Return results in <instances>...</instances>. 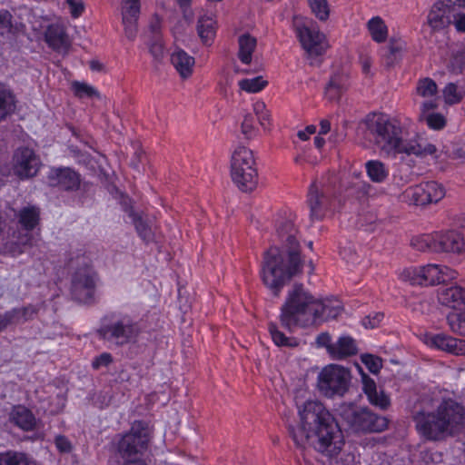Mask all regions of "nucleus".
I'll list each match as a JSON object with an SVG mask.
<instances>
[{"mask_svg": "<svg viewBox=\"0 0 465 465\" xmlns=\"http://www.w3.org/2000/svg\"><path fill=\"white\" fill-rule=\"evenodd\" d=\"M301 424L290 427V435L299 448L312 447L315 450L332 457L344 445L343 433L334 417L318 401L297 403Z\"/></svg>", "mask_w": 465, "mask_h": 465, "instance_id": "nucleus-1", "label": "nucleus"}, {"mask_svg": "<svg viewBox=\"0 0 465 465\" xmlns=\"http://www.w3.org/2000/svg\"><path fill=\"white\" fill-rule=\"evenodd\" d=\"M276 232L283 249L273 246L264 252L261 265V278L275 295L294 275L302 270L297 230L291 219L281 218Z\"/></svg>", "mask_w": 465, "mask_h": 465, "instance_id": "nucleus-2", "label": "nucleus"}, {"mask_svg": "<svg viewBox=\"0 0 465 465\" xmlns=\"http://www.w3.org/2000/svg\"><path fill=\"white\" fill-rule=\"evenodd\" d=\"M368 135L376 146L387 155L397 154L416 155L425 157L431 155L437 158V148L434 144L425 143L414 137L405 140L402 128L398 121L382 114H368L364 120Z\"/></svg>", "mask_w": 465, "mask_h": 465, "instance_id": "nucleus-3", "label": "nucleus"}, {"mask_svg": "<svg viewBox=\"0 0 465 465\" xmlns=\"http://www.w3.org/2000/svg\"><path fill=\"white\" fill-rule=\"evenodd\" d=\"M416 428L426 439L438 440L447 434H452L455 428L464 420L462 406L449 400L443 401L436 412H417L414 415Z\"/></svg>", "mask_w": 465, "mask_h": 465, "instance_id": "nucleus-4", "label": "nucleus"}, {"mask_svg": "<svg viewBox=\"0 0 465 465\" xmlns=\"http://www.w3.org/2000/svg\"><path fill=\"white\" fill-rule=\"evenodd\" d=\"M315 298L302 285H294L282 306L280 322L282 327L292 330L295 326L315 325Z\"/></svg>", "mask_w": 465, "mask_h": 465, "instance_id": "nucleus-5", "label": "nucleus"}, {"mask_svg": "<svg viewBox=\"0 0 465 465\" xmlns=\"http://www.w3.org/2000/svg\"><path fill=\"white\" fill-rule=\"evenodd\" d=\"M143 331L139 321L134 316L121 312H114L103 318L98 330L101 338L117 346L134 344Z\"/></svg>", "mask_w": 465, "mask_h": 465, "instance_id": "nucleus-6", "label": "nucleus"}, {"mask_svg": "<svg viewBox=\"0 0 465 465\" xmlns=\"http://www.w3.org/2000/svg\"><path fill=\"white\" fill-rule=\"evenodd\" d=\"M340 418L355 432H381L388 426L387 419L372 412L367 407L352 403L341 404L337 409Z\"/></svg>", "mask_w": 465, "mask_h": 465, "instance_id": "nucleus-7", "label": "nucleus"}, {"mask_svg": "<svg viewBox=\"0 0 465 465\" xmlns=\"http://www.w3.org/2000/svg\"><path fill=\"white\" fill-rule=\"evenodd\" d=\"M252 152L244 147H237L231 160L232 181L242 192H251L257 185V171Z\"/></svg>", "mask_w": 465, "mask_h": 465, "instance_id": "nucleus-8", "label": "nucleus"}, {"mask_svg": "<svg viewBox=\"0 0 465 465\" xmlns=\"http://www.w3.org/2000/svg\"><path fill=\"white\" fill-rule=\"evenodd\" d=\"M457 274L455 270L448 266L430 263L405 269L401 278L412 285L431 286L451 281Z\"/></svg>", "mask_w": 465, "mask_h": 465, "instance_id": "nucleus-9", "label": "nucleus"}, {"mask_svg": "<svg viewBox=\"0 0 465 465\" xmlns=\"http://www.w3.org/2000/svg\"><path fill=\"white\" fill-rule=\"evenodd\" d=\"M351 372L348 369L331 364L318 375V389L326 397L343 396L350 386Z\"/></svg>", "mask_w": 465, "mask_h": 465, "instance_id": "nucleus-10", "label": "nucleus"}, {"mask_svg": "<svg viewBox=\"0 0 465 465\" xmlns=\"http://www.w3.org/2000/svg\"><path fill=\"white\" fill-rule=\"evenodd\" d=\"M149 432L141 421H135L130 431L124 434L118 443V451L124 460L141 459L147 450Z\"/></svg>", "mask_w": 465, "mask_h": 465, "instance_id": "nucleus-11", "label": "nucleus"}, {"mask_svg": "<svg viewBox=\"0 0 465 465\" xmlns=\"http://www.w3.org/2000/svg\"><path fill=\"white\" fill-rule=\"evenodd\" d=\"M445 194L446 190L441 183L429 181L407 188L400 195V200L410 204L424 206L439 203Z\"/></svg>", "mask_w": 465, "mask_h": 465, "instance_id": "nucleus-12", "label": "nucleus"}, {"mask_svg": "<svg viewBox=\"0 0 465 465\" xmlns=\"http://www.w3.org/2000/svg\"><path fill=\"white\" fill-rule=\"evenodd\" d=\"M296 33L309 58L321 56L329 48L325 35L313 23L297 25Z\"/></svg>", "mask_w": 465, "mask_h": 465, "instance_id": "nucleus-13", "label": "nucleus"}, {"mask_svg": "<svg viewBox=\"0 0 465 465\" xmlns=\"http://www.w3.org/2000/svg\"><path fill=\"white\" fill-rule=\"evenodd\" d=\"M329 187L322 183L314 182L309 188L307 204L312 220H321L331 209Z\"/></svg>", "mask_w": 465, "mask_h": 465, "instance_id": "nucleus-14", "label": "nucleus"}, {"mask_svg": "<svg viewBox=\"0 0 465 465\" xmlns=\"http://www.w3.org/2000/svg\"><path fill=\"white\" fill-rule=\"evenodd\" d=\"M95 274L93 270L84 266L78 269L72 278L71 293L74 300L79 302H89L94 293Z\"/></svg>", "mask_w": 465, "mask_h": 465, "instance_id": "nucleus-15", "label": "nucleus"}, {"mask_svg": "<svg viewBox=\"0 0 465 465\" xmlns=\"http://www.w3.org/2000/svg\"><path fill=\"white\" fill-rule=\"evenodd\" d=\"M14 173L20 179H27L36 175L41 163L34 150L19 147L14 153Z\"/></svg>", "mask_w": 465, "mask_h": 465, "instance_id": "nucleus-16", "label": "nucleus"}, {"mask_svg": "<svg viewBox=\"0 0 465 465\" xmlns=\"http://www.w3.org/2000/svg\"><path fill=\"white\" fill-rule=\"evenodd\" d=\"M455 5L452 0H440L432 5L427 16V24L432 31L443 30L451 24Z\"/></svg>", "mask_w": 465, "mask_h": 465, "instance_id": "nucleus-17", "label": "nucleus"}, {"mask_svg": "<svg viewBox=\"0 0 465 465\" xmlns=\"http://www.w3.org/2000/svg\"><path fill=\"white\" fill-rule=\"evenodd\" d=\"M48 183L63 190L73 191L80 185L79 174L71 168H56L50 171Z\"/></svg>", "mask_w": 465, "mask_h": 465, "instance_id": "nucleus-18", "label": "nucleus"}, {"mask_svg": "<svg viewBox=\"0 0 465 465\" xmlns=\"http://www.w3.org/2000/svg\"><path fill=\"white\" fill-rule=\"evenodd\" d=\"M436 252H460L465 250V241L456 231L435 232Z\"/></svg>", "mask_w": 465, "mask_h": 465, "instance_id": "nucleus-19", "label": "nucleus"}, {"mask_svg": "<svg viewBox=\"0 0 465 465\" xmlns=\"http://www.w3.org/2000/svg\"><path fill=\"white\" fill-rule=\"evenodd\" d=\"M140 14L139 0H123L122 20L127 38L134 40L137 34V20Z\"/></svg>", "mask_w": 465, "mask_h": 465, "instance_id": "nucleus-20", "label": "nucleus"}, {"mask_svg": "<svg viewBox=\"0 0 465 465\" xmlns=\"http://www.w3.org/2000/svg\"><path fill=\"white\" fill-rule=\"evenodd\" d=\"M45 40L54 51L67 53L71 46V41L64 25L59 24L50 25L45 33Z\"/></svg>", "mask_w": 465, "mask_h": 465, "instance_id": "nucleus-21", "label": "nucleus"}, {"mask_svg": "<svg viewBox=\"0 0 465 465\" xmlns=\"http://www.w3.org/2000/svg\"><path fill=\"white\" fill-rule=\"evenodd\" d=\"M426 343L431 347L457 355H465V341L439 333L426 338Z\"/></svg>", "mask_w": 465, "mask_h": 465, "instance_id": "nucleus-22", "label": "nucleus"}, {"mask_svg": "<svg viewBox=\"0 0 465 465\" xmlns=\"http://www.w3.org/2000/svg\"><path fill=\"white\" fill-rule=\"evenodd\" d=\"M416 93L423 98H428L420 106V111H423V114L438 107V86L432 79L426 77L419 80Z\"/></svg>", "mask_w": 465, "mask_h": 465, "instance_id": "nucleus-23", "label": "nucleus"}, {"mask_svg": "<svg viewBox=\"0 0 465 465\" xmlns=\"http://www.w3.org/2000/svg\"><path fill=\"white\" fill-rule=\"evenodd\" d=\"M362 391L369 402L381 410H386L391 404L390 398L381 390L377 389L376 382L367 374H361Z\"/></svg>", "mask_w": 465, "mask_h": 465, "instance_id": "nucleus-24", "label": "nucleus"}, {"mask_svg": "<svg viewBox=\"0 0 465 465\" xmlns=\"http://www.w3.org/2000/svg\"><path fill=\"white\" fill-rule=\"evenodd\" d=\"M314 309L317 311L315 314V324H318L323 321L334 319L342 311L341 302L335 298L325 299L320 301L315 299Z\"/></svg>", "mask_w": 465, "mask_h": 465, "instance_id": "nucleus-25", "label": "nucleus"}, {"mask_svg": "<svg viewBox=\"0 0 465 465\" xmlns=\"http://www.w3.org/2000/svg\"><path fill=\"white\" fill-rule=\"evenodd\" d=\"M440 302L445 306L465 310V288L452 285L442 289L438 295Z\"/></svg>", "mask_w": 465, "mask_h": 465, "instance_id": "nucleus-26", "label": "nucleus"}, {"mask_svg": "<svg viewBox=\"0 0 465 465\" xmlns=\"http://www.w3.org/2000/svg\"><path fill=\"white\" fill-rule=\"evenodd\" d=\"M349 85L348 74L343 71L334 72L326 84L324 94L329 101H337L341 98Z\"/></svg>", "mask_w": 465, "mask_h": 465, "instance_id": "nucleus-27", "label": "nucleus"}, {"mask_svg": "<svg viewBox=\"0 0 465 465\" xmlns=\"http://www.w3.org/2000/svg\"><path fill=\"white\" fill-rule=\"evenodd\" d=\"M197 32L203 44L211 45L216 33L215 20L212 13L203 12L200 15L197 23Z\"/></svg>", "mask_w": 465, "mask_h": 465, "instance_id": "nucleus-28", "label": "nucleus"}, {"mask_svg": "<svg viewBox=\"0 0 465 465\" xmlns=\"http://www.w3.org/2000/svg\"><path fill=\"white\" fill-rule=\"evenodd\" d=\"M171 62L183 78H187L192 74L194 58L183 50L175 49L172 54Z\"/></svg>", "mask_w": 465, "mask_h": 465, "instance_id": "nucleus-29", "label": "nucleus"}, {"mask_svg": "<svg viewBox=\"0 0 465 465\" xmlns=\"http://www.w3.org/2000/svg\"><path fill=\"white\" fill-rule=\"evenodd\" d=\"M331 357L335 360H341L357 353V346L354 340L350 336H341L334 346L331 347Z\"/></svg>", "mask_w": 465, "mask_h": 465, "instance_id": "nucleus-30", "label": "nucleus"}, {"mask_svg": "<svg viewBox=\"0 0 465 465\" xmlns=\"http://www.w3.org/2000/svg\"><path fill=\"white\" fill-rule=\"evenodd\" d=\"M364 166L369 179L375 183H383L389 178L390 169L380 160H369Z\"/></svg>", "mask_w": 465, "mask_h": 465, "instance_id": "nucleus-31", "label": "nucleus"}, {"mask_svg": "<svg viewBox=\"0 0 465 465\" xmlns=\"http://www.w3.org/2000/svg\"><path fill=\"white\" fill-rule=\"evenodd\" d=\"M16 108V99L13 91L0 83V122L11 115Z\"/></svg>", "mask_w": 465, "mask_h": 465, "instance_id": "nucleus-32", "label": "nucleus"}, {"mask_svg": "<svg viewBox=\"0 0 465 465\" xmlns=\"http://www.w3.org/2000/svg\"><path fill=\"white\" fill-rule=\"evenodd\" d=\"M19 224L26 231H32L38 224L40 220L39 208L33 205L23 207L18 214Z\"/></svg>", "mask_w": 465, "mask_h": 465, "instance_id": "nucleus-33", "label": "nucleus"}, {"mask_svg": "<svg viewBox=\"0 0 465 465\" xmlns=\"http://www.w3.org/2000/svg\"><path fill=\"white\" fill-rule=\"evenodd\" d=\"M130 217L135 226L136 232L139 236L146 242L153 240V232L151 225V221L144 219L142 215L131 211Z\"/></svg>", "mask_w": 465, "mask_h": 465, "instance_id": "nucleus-34", "label": "nucleus"}, {"mask_svg": "<svg viewBox=\"0 0 465 465\" xmlns=\"http://www.w3.org/2000/svg\"><path fill=\"white\" fill-rule=\"evenodd\" d=\"M239 59L243 64H250L252 61V54L256 47V39L250 35H242L239 37Z\"/></svg>", "mask_w": 465, "mask_h": 465, "instance_id": "nucleus-35", "label": "nucleus"}, {"mask_svg": "<svg viewBox=\"0 0 465 465\" xmlns=\"http://www.w3.org/2000/svg\"><path fill=\"white\" fill-rule=\"evenodd\" d=\"M269 332L272 336V339L275 345L280 347H288L294 348L299 345V341L296 338L292 336H286L282 331H281L278 326L273 323H269Z\"/></svg>", "mask_w": 465, "mask_h": 465, "instance_id": "nucleus-36", "label": "nucleus"}, {"mask_svg": "<svg viewBox=\"0 0 465 465\" xmlns=\"http://www.w3.org/2000/svg\"><path fill=\"white\" fill-rule=\"evenodd\" d=\"M12 419L18 427L25 430H30L35 426V417L29 410L24 407L16 408L12 414Z\"/></svg>", "mask_w": 465, "mask_h": 465, "instance_id": "nucleus-37", "label": "nucleus"}, {"mask_svg": "<svg viewBox=\"0 0 465 465\" xmlns=\"http://www.w3.org/2000/svg\"><path fill=\"white\" fill-rule=\"evenodd\" d=\"M38 312L35 305H27L22 308H15L7 311L10 321L13 323H20L31 320Z\"/></svg>", "mask_w": 465, "mask_h": 465, "instance_id": "nucleus-38", "label": "nucleus"}, {"mask_svg": "<svg viewBox=\"0 0 465 465\" xmlns=\"http://www.w3.org/2000/svg\"><path fill=\"white\" fill-rule=\"evenodd\" d=\"M368 29L374 41L381 43L386 40L388 35L387 26L380 16L372 17L368 22Z\"/></svg>", "mask_w": 465, "mask_h": 465, "instance_id": "nucleus-39", "label": "nucleus"}, {"mask_svg": "<svg viewBox=\"0 0 465 465\" xmlns=\"http://www.w3.org/2000/svg\"><path fill=\"white\" fill-rule=\"evenodd\" d=\"M0 465H36L22 452L5 451L0 453Z\"/></svg>", "mask_w": 465, "mask_h": 465, "instance_id": "nucleus-40", "label": "nucleus"}, {"mask_svg": "<svg viewBox=\"0 0 465 465\" xmlns=\"http://www.w3.org/2000/svg\"><path fill=\"white\" fill-rule=\"evenodd\" d=\"M435 232L430 234H421L411 240V246L421 252H436Z\"/></svg>", "mask_w": 465, "mask_h": 465, "instance_id": "nucleus-41", "label": "nucleus"}, {"mask_svg": "<svg viewBox=\"0 0 465 465\" xmlns=\"http://www.w3.org/2000/svg\"><path fill=\"white\" fill-rule=\"evenodd\" d=\"M464 96L465 89L462 85L450 83L443 89L444 100L449 104H454L460 102Z\"/></svg>", "mask_w": 465, "mask_h": 465, "instance_id": "nucleus-42", "label": "nucleus"}, {"mask_svg": "<svg viewBox=\"0 0 465 465\" xmlns=\"http://www.w3.org/2000/svg\"><path fill=\"white\" fill-rule=\"evenodd\" d=\"M421 111L420 113V120L425 121L428 126L434 130H440L446 125V120L444 116L440 114H428Z\"/></svg>", "mask_w": 465, "mask_h": 465, "instance_id": "nucleus-43", "label": "nucleus"}, {"mask_svg": "<svg viewBox=\"0 0 465 465\" xmlns=\"http://www.w3.org/2000/svg\"><path fill=\"white\" fill-rule=\"evenodd\" d=\"M265 85L266 81H263L261 76L252 79H243L239 82L240 88L247 93H257Z\"/></svg>", "mask_w": 465, "mask_h": 465, "instance_id": "nucleus-44", "label": "nucleus"}, {"mask_svg": "<svg viewBox=\"0 0 465 465\" xmlns=\"http://www.w3.org/2000/svg\"><path fill=\"white\" fill-rule=\"evenodd\" d=\"M312 13L322 21L329 16V6L326 0H308Z\"/></svg>", "mask_w": 465, "mask_h": 465, "instance_id": "nucleus-45", "label": "nucleus"}, {"mask_svg": "<svg viewBox=\"0 0 465 465\" xmlns=\"http://www.w3.org/2000/svg\"><path fill=\"white\" fill-rule=\"evenodd\" d=\"M73 88L76 96L80 98L84 97H100L98 91L85 83L74 82Z\"/></svg>", "mask_w": 465, "mask_h": 465, "instance_id": "nucleus-46", "label": "nucleus"}, {"mask_svg": "<svg viewBox=\"0 0 465 465\" xmlns=\"http://www.w3.org/2000/svg\"><path fill=\"white\" fill-rule=\"evenodd\" d=\"M13 15L7 10H0V35L8 36L14 33Z\"/></svg>", "mask_w": 465, "mask_h": 465, "instance_id": "nucleus-47", "label": "nucleus"}, {"mask_svg": "<svg viewBox=\"0 0 465 465\" xmlns=\"http://www.w3.org/2000/svg\"><path fill=\"white\" fill-rule=\"evenodd\" d=\"M411 181V172L408 168L398 166L392 173V182L397 186H402Z\"/></svg>", "mask_w": 465, "mask_h": 465, "instance_id": "nucleus-48", "label": "nucleus"}, {"mask_svg": "<svg viewBox=\"0 0 465 465\" xmlns=\"http://www.w3.org/2000/svg\"><path fill=\"white\" fill-rule=\"evenodd\" d=\"M361 361L365 364L369 371L374 374L378 373L382 366L381 359L372 354L361 355Z\"/></svg>", "mask_w": 465, "mask_h": 465, "instance_id": "nucleus-49", "label": "nucleus"}, {"mask_svg": "<svg viewBox=\"0 0 465 465\" xmlns=\"http://www.w3.org/2000/svg\"><path fill=\"white\" fill-rule=\"evenodd\" d=\"M255 117L252 114H245L242 123V133L247 137L251 138L255 135L256 129L254 126Z\"/></svg>", "mask_w": 465, "mask_h": 465, "instance_id": "nucleus-50", "label": "nucleus"}, {"mask_svg": "<svg viewBox=\"0 0 465 465\" xmlns=\"http://www.w3.org/2000/svg\"><path fill=\"white\" fill-rule=\"evenodd\" d=\"M450 329L460 335H465V315H453L448 318Z\"/></svg>", "mask_w": 465, "mask_h": 465, "instance_id": "nucleus-51", "label": "nucleus"}, {"mask_svg": "<svg viewBox=\"0 0 465 465\" xmlns=\"http://www.w3.org/2000/svg\"><path fill=\"white\" fill-rule=\"evenodd\" d=\"M383 318L384 314L382 312H374L366 316L362 320V324L365 328L373 329L379 326Z\"/></svg>", "mask_w": 465, "mask_h": 465, "instance_id": "nucleus-52", "label": "nucleus"}, {"mask_svg": "<svg viewBox=\"0 0 465 465\" xmlns=\"http://www.w3.org/2000/svg\"><path fill=\"white\" fill-rule=\"evenodd\" d=\"M458 6L455 5V11L451 15V24L454 25L457 31L465 33V14L458 12Z\"/></svg>", "mask_w": 465, "mask_h": 465, "instance_id": "nucleus-53", "label": "nucleus"}, {"mask_svg": "<svg viewBox=\"0 0 465 465\" xmlns=\"http://www.w3.org/2000/svg\"><path fill=\"white\" fill-rule=\"evenodd\" d=\"M112 361V355L108 352H104L94 359V361H92V366L94 369L98 370L101 367L108 366Z\"/></svg>", "mask_w": 465, "mask_h": 465, "instance_id": "nucleus-54", "label": "nucleus"}, {"mask_svg": "<svg viewBox=\"0 0 465 465\" xmlns=\"http://www.w3.org/2000/svg\"><path fill=\"white\" fill-rule=\"evenodd\" d=\"M149 49L155 60H160L163 56L164 48L159 39H155V41L150 45Z\"/></svg>", "mask_w": 465, "mask_h": 465, "instance_id": "nucleus-55", "label": "nucleus"}, {"mask_svg": "<svg viewBox=\"0 0 465 465\" xmlns=\"http://www.w3.org/2000/svg\"><path fill=\"white\" fill-rule=\"evenodd\" d=\"M317 343L319 346L325 347L330 355H331V347L334 346V342H331V338L329 333L322 332L317 337Z\"/></svg>", "mask_w": 465, "mask_h": 465, "instance_id": "nucleus-56", "label": "nucleus"}, {"mask_svg": "<svg viewBox=\"0 0 465 465\" xmlns=\"http://www.w3.org/2000/svg\"><path fill=\"white\" fill-rule=\"evenodd\" d=\"M55 446L61 452L67 453L72 450L71 442L64 436H57L55 438Z\"/></svg>", "mask_w": 465, "mask_h": 465, "instance_id": "nucleus-57", "label": "nucleus"}, {"mask_svg": "<svg viewBox=\"0 0 465 465\" xmlns=\"http://www.w3.org/2000/svg\"><path fill=\"white\" fill-rule=\"evenodd\" d=\"M67 3L71 7V14L74 17H78L83 13L84 4L81 1L67 0Z\"/></svg>", "mask_w": 465, "mask_h": 465, "instance_id": "nucleus-58", "label": "nucleus"}, {"mask_svg": "<svg viewBox=\"0 0 465 465\" xmlns=\"http://www.w3.org/2000/svg\"><path fill=\"white\" fill-rule=\"evenodd\" d=\"M340 254L342 259L346 260L348 262H354L356 260L354 259L355 252L351 250V247H342L341 248Z\"/></svg>", "mask_w": 465, "mask_h": 465, "instance_id": "nucleus-59", "label": "nucleus"}, {"mask_svg": "<svg viewBox=\"0 0 465 465\" xmlns=\"http://www.w3.org/2000/svg\"><path fill=\"white\" fill-rule=\"evenodd\" d=\"M143 157V153L140 150H137L134 153L133 159L131 160V163H130L131 166L134 169L139 171V164H140V163H142Z\"/></svg>", "mask_w": 465, "mask_h": 465, "instance_id": "nucleus-60", "label": "nucleus"}, {"mask_svg": "<svg viewBox=\"0 0 465 465\" xmlns=\"http://www.w3.org/2000/svg\"><path fill=\"white\" fill-rule=\"evenodd\" d=\"M315 132L316 127L314 125H309L305 131H300L298 133V137L303 141H306L309 139V135L314 134Z\"/></svg>", "mask_w": 465, "mask_h": 465, "instance_id": "nucleus-61", "label": "nucleus"}, {"mask_svg": "<svg viewBox=\"0 0 465 465\" xmlns=\"http://www.w3.org/2000/svg\"><path fill=\"white\" fill-rule=\"evenodd\" d=\"M12 324L10 321V315L7 314V312L0 314V332L3 331L8 325Z\"/></svg>", "mask_w": 465, "mask_h": 465, "instance_id": "nucleus-62", "label": "nucleus"}, {"mask_svg": "<svg viewBox=\"0 0 465 465\" xmlns=\"http://www.w3.org/2000/svg\"><path fill=\"white\" fill-rule=\"evenodd\" d=\"M361 64L363 74H365L366 75L370 74L371 60L369 57H363L361 58Z\"/></svg>", "mask_w": 465, "mask_h": 465, "instance_id": "nucleus-63", "label": "nucleus"}, {"mask_svg": "<svg viewBox=\"0 0 465 465\" xmlns=\"http://www.w3.org/2000/svg\"><path fill=\"white\" fill-rule=\"evenodd\" d=\"M453 155L457 159L465 160V144L456 148L453 151Z\"/></svg>", "mask_w": 465, "mask_h": 465, "instance_id": "nucleus-64", "label": "nucleus"}]
</instances>
